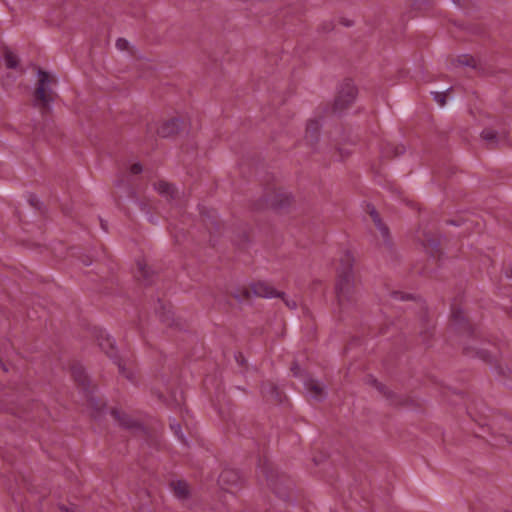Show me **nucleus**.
I'll use <instances>...</instances> for the list:
<instances>
[{
  "mask_svg": "<svg viewBox=\"0 0 512 512\" xmlns=\"http://www.w3.org/2000/svg\"><path fill=\"white\" fill-rule=\"evenodd\" d=\"M353 256L350 252H345L337 268V280L335 284V293L339 314L354 310L361 298L359 284L355 280L353 273Z\"/></svg>",
  "mask_w": 512,
  "mask_h": 512,
  "instance_id": "f257e3e1",
  "label": "nucleus"
},
{
  "mask_svg": "<svg viewBox=\"0 0 512 512\" xmlns=\"http://www.w3.org/2000/svg\"><path fill=\"white\" fill-rule=\"evenodd\" d=\"M54 82L49 73L39 69L38 83L34 92V105L42 110H48L54 96L50 85Z\"/></svg>",
  "mask_w": 512,
  "mask_h": 512,
  "instance_id": "f03ea898",
  "label": "nucleus"
},
{
  "mask_svg": "<svg viewBox=\"0 0 512 512\" xmlns=\"http://www.w3.org/2000/svg\"><path fill=\"white\" fill-rule=\"evenodd\" d=\"M357 89L351 82H345L335 99L333 109L335 112H342L348 108L355 100Z\"/></svg>",
  "mask_w": 512,
  "mask_h": 512,
  "instance_id": "7ed1b4c3",
  "label": "nucleus"
},
{
  "mask_svg": "<svg viewBox=\"0 0 512 512\" xmlns=\"http://www.w3.org/2000/svg\"><path fill=\"white\" fill-rule=\"evenodd\" d=\"M261 469H262V472L265 475L271 489H273L274 492L279 497L285 499L288 496V494H287L286 489H281L280 487H278V484L276 481V478L277 479L279 478L278 473L276 471H274V469L266 463L261 467Z\"/></svg>",
  "mask_w": 512,
  "mask_h": 512,
  "instance_id": "20e7f679",
  "label": "nucleus"
},
{
  "mask_svg": "<svg viewBox=\"0 0 512 512\" xmlns=\"http://www.w3.org/2000/svg\"><path fill=\"white\" fill-rule=\"evenodd\" d=\"M251 291L254 295L263 298L283 297V293L278 292L274 287L265 282L252 284Z\"/></svg>",
  "mask_w": 512,
  "mask_h": 512,
  "instance_id": "39448f33",
  "label": "nucleus"
},
{
  "mask_svg": "<svg viewBox=\"0 0 512 512\" xmlns=\"http://www.w3.org/2000/svg\"><path fill=\"white\" fill-rule=\"evenodd\" d=\"M180 130V121L176 118L167 120L163 122L160 127L157 129V133L159 136L163 138L171 137L178 133Z\"/></svg>",
  "mask_w": 512,
  "mask_h": 512,
  "instance_id": "423d86ee",
  "label": "nucleus"
},
{
  "mask_svg": "<svg viewBox=\"0 0 512 512\" xmlns=\"http://www.w3.org/2000/svg\"><path fill=\"white\" fill-rule=\"evenodd\" d=\"M320 127V122L316 119H310L307 122L305 140L311 146H314L318 141Z\"/></svg>",
  "mask_w": 512,
  "mask_h": 512,
  "instance_id": "0eeeda50",
  "label": "nucleus"
},
{
  "mask_svg": "<svg viewBox=\"0 0 512 512\" xmlns=\"http://www.w3.org/2000/svg\"><path fill=\"white\" fill-rule=\"evenodd\" d=\"M72 377L73 379L75 380V382L80 386L82 387V389L85 391V392H88V387L90 385V380L88 378V376L86 375L84 369L82 366L80 365H74L72 367Z\"/></svg>",
  "mask_w": 512,
  "mask_h": 512,
  "instance_id": "6e6552de",
  "label": "nucleus"
},
{
  "mask_svg": "<svg viewBox=\"0 0 512 512\" xmlns=\"http://www.w3.org/2000/svg\"><path fill=\"white\" fill-rule=\"evenodd\" d=\"M369 214H370L375 226L379 230L381 236L383 237L384 243L387 246H390L388 227L382 222V220H381L378 212L375 210V208H371V210L369 211Z\"/></svg>",
  "mask_w": 512,
  "mask_h": 512,
  "instance_id": "1a4fd4ad",
  "label": "nucleus"
},
{
  "mask_svg": "<svg viewBox=\"0 0 512 512\" xmlns=\"http://www.w3.org/2000/svg\"><path fill=\"white\" fill-rule=\"evenodd\" d=\"M155 189L157 192L168 200H172L176 198L177 191L175 187L165 181H159L155 184Z\"/></svg>",
  "mask_w": 512,
  "mask_h": 512,
  "instance_id": "9d476101",
  "label": "nucleus"
},
{
  "mask_svg": "<svg viewBox=\"0 0 512 512\" xmlns=\"http://www.w3.org/2000/svg\"><path fill=\"white\" fill-rule=\"evenodd\" d=\"M305 388L309 395L317 400H320L324 397V389L322 385L314 379L307 380L305 382Z\"/></svg>",
  "mask_w": 512,
  "mask_h": 512,
  "instance_id": "9b49d317",
  "label": "nucleus"
},
{
  "mask_svg": "<svg viewBox=\"0 0 512 512\" xmlns=\"http://www.w3.org/2000/svg\"><path fill=\"white\" fill-rule=\"evenodd\" d=\"M170 486L177 498L186 499L189 496V486L187 482L182 480L172 481Z\"/></svg>",
  "mask_w": 512,
  "mask_h": 512,
  "instance_id": "f8f14e48",
  "label": "nucleus"
},
{
  "mask_svg": "<svg viewBox=\"0 0 512 512\" xmlns=\"http://www.w3.org/2000/svg\"><path fill=\"white\" fill-rule=\"evenodd\" d=\"M261 392L265 397H269L275 401H281V393L271 382L264 383L261 387Z\"/></svg>",
  "mask_w": 512,
  "mask_h": 512,
  "instance_id": "ddd939ff",
  "label": "nucleus"
},
{
  "mask_svg": "<svg viewBox=\"0 0 512 512\" xmlns=\"http://www.w3.org/2000/svg\"><path fill=\"white\" fill-rule=\"evenodd\" d=\"M99 346L108 356H113L114 341L109 336H101L99 338Z\"/></svg>",
  "mask_w": 512,
  "mask_h": 512,
  "instance_id": "4468645a",
  "label": "nucleus"
},
{
  "mask_svg": "<svg viewBox=\"0 0 512 512\" xmlns=\"http://www.w3.org/2000/svg\"><path fill=\"white\" fill-rule=\"evenodd\" d=\"M237 480H238V475L233 470H224L219 476V481L222 484H226V483L235 484L237 482Z\"/></svg>",
  "mask_w": 512,
  "mask_h": 512,
  "instance_id": "2eb2a0df",
  "label": "nucleus"
},
{
  "mask_svg": "<svg viewBox=\"0 0 512 512\" xmlns=\"http://www.w3.org/2000/svg\"><path fill=\"white\" fill-rule=\"evenodd\" d=\"M6 67L9 69H14L18 65L17 56L10 50L6 49L4 54Z\"/></svg>",
  "mask_w": 512,
  "mask_h": 512,
  "instance_id": "dca6fc26",
  "label": "nucleus"
},
{
  "mask_svg": "<svg viewBox=\"0 0 512 512\" xmlns=\"http://www.w3.org/2000/svg\"><path fill=\"white\" fill-rule=\"evenodd\" d=\"M137 278L142 279L143 281H148L149 279V269L144 261L139 260L137 262Z\"/></svg>",
  "mask_w": 512,
  "mask_h": 512,
  "instance_id": "f3484780",
  "label": "nucleus"
},
{
  "mask_svg": "<svg viewBox=\"0 0 512 512\" xmlns=\"http://www.w3.org/2000/svg\"><path fill=\"white\" fill-rule=\"evenodd\" d=\"M454 64H457L460 66L475 67L476 61L470 55H461V56L457 57V59L454 60Z\"/></svg>",
  "mask_w": 512,
  "mask_h": 512,
  "instance_id": "a211bd4d",
  "label": "nucleus"
},
{
  "mask_svg": "<svg viewBox=\"0 0 512 512\" xmlns=\"http://www.w3.org/2000/svg\"><path fill=\"white\" fill-rule=\"evenodd\" d=\"M481 137L490 145L493 146L497 140V134L492 129H485L481 133Z\"/></svg>",
  "mask_w": 512,
  "mask_h": 512,
  "instance_id": "6ab92c4d",
  "label": "nucleus"
},
{
  "mask_svg": "<svg viewBox=\"0 0 512 512\" xmlns=\"http://www.w3.org/2000/svg\"><path fill=\"white\" fill-rule=\"evenodd\" d=\"M112 415L116 420L119 421V423L124 427H132V421L126 416H121L120 413L117 410L112 411Z\"/></svg>",
  "mask_w": 512,
  "mask_h": 512,
  "instance_id": "aec40b11",
  "label": "nucleus"
},
{
  "mask_svg": "<svg viewBox=\"0 0 512 512\" xmlns=\"http://www.w3.org/2000/svg\"><path fill=\"white\" fill-rule=\"evenodd\" d=\"M118 369L119 373L122 374L125 378L130 381L134 380V372L130 368L126 367L123 363H118Z\"/></svg>",
  "mask_w": 512,
  "mask_h": 512,
  "instance_id": "412c9836",
  "label": "nucleus"
},
{
  "mask_svg": "<svg viewBox=\"0 0 512 512\" xmlns=\"http://www.w3.org/2000/svg\"><path fill=\"white\" fill-rule=\"evenodd\" d=\"M452 319L456 325L461 326L462 322L465 320L463 311H461L459 309H453L452 310Z\"/></svg>",
  "mask_w": 512,
  "mask_h": 512,
  "instance_id": "4be33fe9",
  "label": "nucleus"
},
{
  "mask_svg": "<svg viewBox=\"0 0 512 512\" xmlns=\"http://www.w3.org/2000/svg\"><path fill=\"white\" fill-rule=\"evenodd\" d=\"M434 100L440 105L444 106L446 104V93L445 92H433Z\"/></svg>",
  "mask_w": 512,
  "mask_h": 512,
  "instance_id": "5701e85b",
  "label": "nucleus"
},
{
  "mask_svg": "<svg viewBox=\"0 0 512 512\" xmlns=\"http://www.w3.org/2000/svg\"><path fill=\"white\" fill-rule=\"evenodd\" d=\"M170 428L175 433V435L178 436L179 439L183 440L181 426L178 422H176L175 420L171 421Z\"/></svg>",
  "mask_w": 512,
  "mask_h": 512,
  "instance_id": "b1692460",
  "label": "nucleus"
},
{
  "mask_svg": "<svg viewBox=\"0 0 512 512\" xmlns=\"http://www.w3.org/2000/svg\"><path fill=\"white\" fill-rule=\"evenodd\" d=\"M372 384L383 394L387 395V397H391L390 393H387L386 388L384 385L379 383L376 379L372 380Z\"/></svg>",
  "mask_w": 512,
  "mask_h": 512,
  "instance_id": "393cba45",
  "label": "nucleus"
},
{
  "mask_svg": "<svg viewBox=\"0 0 512 512\" xmlns=\"http://www.w3.org/2000/svg\"><path fill=\"white\" fill-rule=\"evenodd\" d=\"M129 43L126 39L124 38H119L117 39L116 41V47L119 49V50H126L127 47H128Z\"/></svg>",
  "mask_w": 512,
  "mask_h": 512,
  "instance_id": "a878e982",
  "label": "nucleus"
},
{
  "mask_svg": "<svg viewBox=\"0 0 512 512\" xmlns=\"http://www.w3.org/2000/svg\"><path fill=\"white\" fill-rule=\"evenodd\" d=\"M476 355L482 358L484 361H491V354L486 350L477 351Z\"/></svg>",
  "mask_w": 512,
  "mask_h": 512,
  "instance_id": "bb28decb",
  "label": "nucleus"
},
{
  "mask_svg": "<svg viewBox=\"0 0 512 512\" xmlns=\"http://www.w3.org/2000/svg\"><path fill=\"white\" fill-rule=\"evenodd\" d=\"M130 172L132 174H139L142 172V166L139 163H135L130 167Z\"/></svg>",
  "mask_w": 512,
  "mask_h": 512,
  "instance_id": "cd10ccee",
  "label": "nucleus"
},
{
  "mask_svg": "<svg viewBox=\"0 0 512 512\" xmlns=\"http://www.w3.org/2000/svg\"><path fill=\"white\" fill-rule=\"evenodd\" d=\"M281 298L284 300L286 306L290 309H295L297 307V302L295 300L286 299L284 296Z\"/></svg>",
  "mask_w": 512,
  "mask_h": 512,
  "instance_id": "c85d7f7f",
  "label": "nucleus"
},
{
  "mask_svg": "<svg viewBox=\"0 0 512 512\" xmlns=\"http://www.w3.org/2000/svg\"><path fill=\"white\" fill-rule=\"evenodd\" d=\"M88 401H89V404L91 406H95L97 410H100L103 406V403H97L93 397H90Z\"/></svg>",
  "mask_w": 512,
  "mask_h": 512,
  "instance_id": "c756f323",
  "label": "nucleus"
},
{
  "mask_svg": "<svg viewBox=\"0 0 512 512\" xmlns=\"http://www.w3.org/2000/svg\"><path fill=\"white\" fill-rule=\"evenodd\" d=\"M392 295L395 299L405 300L409 298V296H404L401 292H393Z\"/></svg>",
  "mask_w": 512,
  "mask_h": 512,
  "instance_id": "7c9ffc66",
  "label": "nucleus"
},
{
  "mask_svg": "<svg viewBox=\"0 0 512 512\" xmlns=\"http://www.w3.org/2000/svg\"><path fill=\"white\" fill-rule=\"evenodd\" d=\"M403 152H404V147L403 146H400V147L396 146V147H394V151H393L394 156H398V155L402 154Z\"/></svg>",
  "mask_w": 512,
  "mask_h": 512,
  "instance_id": "2f4dec72",
  "label": "nucleus"
},
{
  "mask_svg": "<svg viewBox=\"0 0 512 512\" xmlns=\"http://www.w3.org/2000/svg\"><path fill=\"white\" fill-rule=\"evenodd\" d=\"M61 510H63L64 512H74L73 510H71L68 507H61Z\"/></svg>",
  "mask_w": 512,
  "mask_h": 512,
  "instance_id": "473e14b6",
  "label": "nucleus"
},
{
  "mask_svg": "<svg viewBox=\"0 0 512 512\" xmlns=\"http://www.w3.org/2000/svg\"><path fill=\"white\" fill-rule=\"evenodd\" d=\"M505 274L507 277H512V269L510 271L506 270Z\"/></svg>",
  "mask_w": 512,
  "mask_h": 512,
  "instance_id": "72a5a7b5",
  "label": "nucleus"
},
{
  "mask_svg": "<svg viewBox=\"0 0 512 512\" xmlns=\"http://www.w3.org/2000/svg\"><path fill=\"white\" fill-rule=\"evenodd\" d=\"M323 29H324L325 31H329V30H331V29H332V25H331V24H329L327 27H326V26H325V27H323Z\"/></svg>",
  "mask_w": 512,
  "mask_h": 512,
  "instance_id": "f704fd0d",
  "label": "nucleus"
},
{
  "mask_svg": "<svg viewBox=\"0 0 512 512\" xmlns=\"http://www.w3.org/2000/svg\"><path fill=\"white\" fill-rule=\"evenodd\" d=\"M280 481H281V483H286V482H288V481H287V479H286L285 477H283V476H281V477H280Z\"/></svg>",
  "mask_w": 512,
  "mask_h": 512,
  "instance_id": "c9c22d12",
  "label": "nucleus"
},
{
  "mask_svg": "<svg viewBox=\"0 0 512 512\" xmlns=\"http://www.w3.org/2000/svg\"><path fill=\"white\" fill-rule=\"evenodd\" d=\"M101 226L104 230H106V225L104 224V222H101Z\"/></svg>",
  "mask_w": 512,
  "mask_h": 512,
  "instance_id": "e433bc0d",
  "label": "nucleus"
}]
</instances>
